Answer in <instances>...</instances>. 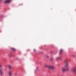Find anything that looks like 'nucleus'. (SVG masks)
<instances>
[{
    "label": "nucleus",
    "instance_id": "f257e3e1",
    "mask_svg": "<svg viewBox=\"0 0 76 76\" xmlns=\"http://www.w3.org/2000/svg\"><path fill=\"white\" fill-rule=\"evenodd\" d=\"M45 66L46 68H48L49 69H54V67L53 66H50L47 64H45Z\"/></svg>",
    "mask_w": 76,
    "mask_h": 76
},
{
    "label": "nucleus",
    "instance_id": "f03ea898",
    "mask_svg": "<svg viewBox=\"0 0 76 76\" xmlns=\"http://www.w3.org/2000/svg\"><path fill=\"white\" fill-rule=\"evenodd\" d=\"M71 72L72 73H76V67H73L71 69Z\"/></svg>",
    "mask_w": 76,
    "mask_h": 76
},
{
    "label": "nucleus",
    "instance_id": "7ed1b4c3",
    "mask_svg": "<svg viewBox=\"0 0 76 76\" xmlns=\"http://www.w3.org/2000/svg\"><path fill=\"white\" fill-rule=\"evenodd\" d=\"M12 0H5L4 1L5 3H9L11 2Z\"/></svg>",
    "mask_w": 76,
    "mask_h": 76
},
{
    "label": "nucleus",
    "instance_id": "20e7f679",
    "mask_svg": "<svg viewBox=\"0 0 76 76\" xmlns=\"http://www.w3.org/2000/svg\"><path fill=\"white\" fill-rule=\"evenodd\" d=\"M62 70L63 72H64V71H67L69 70L68 68H62Z\"/></svg>",
    "mask_w": 76,
    "mask_h": 76
},
{
    "label": "nucleus",
    "instance_id": "39448f33",
    "mask_svg": "<svg viewBox=\"0 0 76 76\" xmlns=\"http://www.w3.org/2000/svg\"><path fill=\"white\" fill-rule=\"evenodd\" d=\"M64 63H65V67H68V64L66 60H65L64 61Z\"/></svg>",
    "mask_w": 76,
    "mask_h": 76
},
{
    "label": "nucleus",
    "instance_id": "423d86ee",
    "mask_svg": "<svg viewBox=\"0 0 76 76\" xmlns=\"http://www.w3.org/2000/svg\"><path fill=\"white\" fill-rule=\"evenodd\" d=\"M8 75L9 76H12V72L10 71H9L8 72Z\"/></svg>",
    "mask_w": 76,
    "mask_h": 76
},
{
    "label": "nucleus",
    "instance_id": "0eeeda50",
    "mask_svg": "<svg viewBox=\"0 0 76 76\" xmlns=\"http://www.w3.org/2000/svg\"><path fill=\"white\" fill-rule=\"evenodd\" d=\"M62 52H63V49H60L59 50V53L60 54H61L62 53Z\"/></svg>",
    "mask_w": 76,
    "mask_h": 76
},
{
    "label": "nucleus",
    "instance_id": "6e6552de",
    "mask_svg": "<svg viewBox=\"0 0 76 76\" xmlns=\"http://www.w3.org/2000/svg\"><path fill=\"white\" fill-rule=\"evenodd\" d=\"M8 67L10 69H12V66L10 65H8Z\"/></svg>",
    "mask_w": 76,
    "mask_h": 76
},
{
    "label": "nucleus",
    "instance_id": "1a4fd4ad",
    "mask_svg": "<svg viewBox=\"0 0 76 76\" xmlns=\"http://www.w3.org/2000/svg\"><path fill=\"white\" fill-rule=\"evenodd\" d=\"M2 70H3V69H0V74L1 75H3Z\"/></svg>",
    "mask_w": 76,
    "mask_h": 76
},
{
    "label": "nucleus",
    "instance_id": "9d476101",
    "mask_svg": "<svg viewBox=\"0 0 76 76\" xmlns=\"http://www.w3.org/2000/svg\"><path fill=\"white\" fill-rule=\"evenodd\" d=\"M61 58V57H59L57 58V60H60Z\"/></svg>",
    "mask_w": 76,
    "mask_h": 76
},
{
    "label": "nucleus",
    "instance_id": "9b49d317",
    "mask_svg": "<svg viewBox=\"0 0 76 76\" xmlns=\"http://www.w3.org/2000/svg\"><path fill=\"white\" fill-rule=\"evenodd\" d=\"M12 51H16V49H15V48H12Z\"/></svg>",
    "mask_w": 76,
    "mask_h": 76
},
{
    "label": "nucleus",
    "instance_id": "f8f14e48",
    "mask_svg": "<svg viewBox=\"0 0 76 76\" xmlns=\"http://www.w3.org/2000/svg\"><path fill=\"white\" fill-rule=\"evenodd\" d=\"M45 57H46V58H48L49 56H48L47 55H45Z\"/></svg>",
    "mask_w": 76,
    "mask_h": 76
},
{
    "label": "nucleus",
    "instance_id": "ddd939ff",
    "mask_svg": "<svg viewBox=\"0 0 76 76\" xmlns=\"http://www.w3.org/2000/svg\"><path fill=\"white\" fill-rule=\"evenodd\" d=\"M53 60H54V58H52L50 59V61H53Z\"/></svg>",
    "mask_w": 76,
    "mask_h": 76
},
{
    "label": "nucleus",
    "instance_id": "4468645a",
    "mask_svg": "<svg viewBox=\"0 0 76 76\" xmlns=\"http://www.w3.org/2000/svg\"><path fill=\"white\" fill-rule=\"evenodd\" d=\"M33 51H34V52H35V51H36V50H35V49H33Z\"/></svg>",
    "mask_w": 76,
    "mask_h": 76
},
{
    "label": "nucleus",
    "instance_id": "2eb2a0df",
    "mask_svg": "<svg viewBox=\"0 0 76 76\" xmlns=\"http://www.w3.org/2000/svg\"><path fill=\"white\" fill-rule=\"evenodd\" d=\"M0 67H2V66H1V64H0Z\"/></svg>",
    "mask_w": 76,
    "mask_h": 76
},
{
    "label": "nucleus",
    "instance_id": "dca6fc26",
    "mask_svg": "<svg viewBox=\"0 0 76 76\" xmlns=\"http://www.w3.org/2000/svg\"><path fill=\"white\" fill-rule=\"evenodd\" d=\"M14 75H17V73H15Z\"/></svg>",
    "mask_w": 76,
    "mask_h": 76
}]
</instances>
